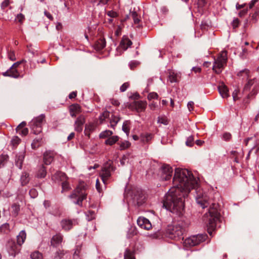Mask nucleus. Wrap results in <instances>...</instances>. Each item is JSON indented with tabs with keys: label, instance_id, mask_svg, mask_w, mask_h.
<instances>
[{
	"label": "nucleus",
	"instance_id": "13",
	"mask_svg": "<svg viewBox=\"0 0 259 259\" xmlns=\"http://www.w3.org/2000/svg\"><path fill=\"white\" fill-rule=\"evenodd\" d=\"M147 102L144 101H135L131 103L128 108L132 110H135L137 112H143L147 107Z\"/></svg>",
	"mask_w": 259,
	"mask_h": 259
},
{
	"label": "nucleus",
	"instance_id": "39",
	"mask_svg": "<svg viewBox=\"0 0 259 259\" xmlns=\"http://www.w3.org/2000/svg\"><path fill=\"white\" fill-rule=\"evenodd\" d=\"M124 259H135L133 253L129 250H126L124 254Z\"/></svg>",
	"mask_w": 259,
	"mask_h": 259
},
{
	"label": "nucleus",
	"instance_id": "16",
	"mask_svg": "<svg viewBox=\"0 0 259 259\" xmlns=\"http://www.w3.org/2000/svg\"><path fill=\"white\" fill-rule=\"evenodd\" d=\"M85 122L84 117L82 115H80L77 117L75 123H74V129L75 131L80 133L82 131L83 125Z\"/></svg>",
	"mask_w": 259,
	"mask_h": 259
},
{
	"label": "nucleus",
	"instance_id": "53",
	"mask_svg": "<svg viewBox=\"0 0 259 259\" xmlns=\"http://www.w3.org/2000/svg\"><path fill=\"white\" fill-rule=\"evenodd\" d=\"M56 176L59 177L61 179V181H65L66 179V175L62 172H57L56 173Z\"/></svg>",
	"mask_w": 259,
	"mask_h": 259
},
{
	"label": "nucleus",
	"instance_id": "1",
	"mask_svg": "<svg viewBox=\"0 0 259 259\" xmlns=\"http://www.w3.org/2000/svg\"><path fill=\"white\" fill-rule=\"evenodd\" d=\"M174 186L165 194L163 206L173 213L180 215L184 209L183 198L188 196L197 182L191 171L187 169L177 168L173 177Z\"/></svg>",
	"mask_w": 259,
	"mask_h": 259
},
{
	"label": "nucleus",
	"instance_id": "51",
	"mask_svg": "<svg viewBox=\"0 0 259 259\" xmlns=\"http://www.w3.org/2000/svg\"><path fill=\"white\" fill-rule=\"evenodd\" d=\"M24 19H25L24 16L22 14L20 13L17 15V17L16 18V20L17 21H18V22L22 23L23 22V20H24Z\"/></svg>",
	"mask_w": 259,
	"mask_h": 259
},
{
	"label": "nucleus",
	"instance_id": "37",
	"mask_svg": "<svg viewBox=\"0 0 259 259\" xmlns=\"http://www.w3.org/2000/svg\"><path fill=\"white\" fill-rule=\"evenodd\" d=\"M130 16L132 17L135 24H138L140 22V19L138 18L137 12L135 11L130 12Z\"/></svg>",
	"mask_w": 259,
	"mask_h": 259
},
{
	"label": "nucleus",
	"instance_id": "28",
	"mask_svg": "<svg viewBox=\"0 0 259 259\" xmlns=\"http://www.w3.org/2000/svg\"><path fill=\"white\" fill-rule=\"evenodd\" d=\"M168 80L171 83L178 82V74L172 71H169L168 76Z\"/></svg>",
	"mask_w": 259,
	"mask_h": 259
},
{
	"label": "nucleus",
	"instance_id": "22",
	"mask_svg": "<svg viewBox=\"0 0 259 259\" xmlns=\"http://www.w3.org/2000/svg\"><path fill=\"white\" fill-rule=\"evenodd\" d=\"M26 238V233L25 231L22 230L20 232L19 234L17 236V242L19 245H22Z\"/></svg>",
	"mask_w": 259,
	"mask_h": 259
},
{
	"label": "nucleus",
	"instance_id": "55",
	"mask_svg": "<svg viewBox=\"0 0 259 259\" xmlns=\"http://www.w3.org/2000/svg\"><path fill=\"white\" fill-rule=\"evenodd\" d=\"M157 122L165 125H166L168 123L167 120L165 118L162 117H158Z\"/></svg>",
	"mask_w": 259,
	"mask_h": 259
},
{
	"label": "nucleus",
	"instance_id": "2",
	"mask_svg": "<svg viewBox=\"0 0 259 259\" xmlns=\"http://www.w3.org/2000/svg\"><path fill=\"white\" fill-rule=\"evenodd\" d=\"M194 179L197 182V185L195 186V188H193V189H196V200L197 203L202 208L209 207L208 213L209 218L208 219L207 227L208 233L210 235H211L212 231L215 229L217 222L219 219L220 215L217 209L218 204L212 202L207 194L203 193L202 191H201L200 189L197 188L198 181L195 178Z\"/></svg>",
	"mask_w": 259,
	"mask_h": 259
},
{
	"label": "nucleus",
	"instance_id": "64",
	"mask_svg": "<svg viewBox=\"0 0 259 259\" xmlns=\"http://www.w3.org/2000/svg\"><path fill=\"white\" fill-rule=\"evenodd\" d=\"M194 103L192 101H190L188 103L187 107L189 111H191L193 110Z\"/></svg>",
	"mask_w": 259,
	"mask_h": 259
},
{
	"label": "nucleus",
	"instance_id": "38",
	"mask_svg": "<svg viewBox=\"0 0 259 259\" xmlns=\"http://www.w3.org/2000/svg\"><path fill=\"white\" fill-rule=\"evenodd\" d=\"M87 219L88 221H92L95 218V213L94 211L89 210L86 213Z\"/></svg>",
	"mask_w": 259,
	"mask_h": 259
},
{
	"label": "nucleus",
	"instance_id": "26",
	"mask_svg": "<svg viewBox=\"0 0 259 259\" xmlns=\"http://www.w3.org/2000/svg\"><path fill=\"white\" fill-rule=\"evenodd\" d=\"M47 174L46 167L42 165L38 169L36 176L38 178H44Z\"/></svg>",
	"mask_w": 259,
	"mask_h": 259
},
{
	"label": "nucleus",
	"instance_id": "19",
	"mask_svg": "<svg viewBox=\"0 0 259 259\" xmlns=\"http://www.w3.org/2000/svg\"><path fill=\"white\" fill-rule=\"evenodd\" d=\"M218 90L220 95L223 98H227L229 96V90L224 83L219 86Z\"/></svg>",
	"mask_w": 259,
	"mask_h": 259
},
{
	"label": "nucleus",
	"instance_id": "6",
	"mask_svg": "<svg viewBox=\"0 0 259 259\" xmlns=\"http://www.w3.org/2000/svg\"><path fill=\"white\" fill-rule=\"evenodd\" d=\"M45 115L41 114L32 120L30 124L31 130L34 134L37 135L41 132L42 125L45 121Z\"/></svg>",
	"mask_w": 259,
	"mask_h": 259
},
{
	"label": "nucleus",
	"instance_id": "63",
	"mask_svg": "<svg viewBox=\"0 0 259 259\" xmlns=\"http://www.w3.org/2000/svg\"><path fill=\"white\" fill-rule=\"evenodd\" d=\"M239 21L238 18L235 19L232 22V26L233 28H235L238 26Z\"/></svg>",
	"mask_w": 259,
	"mask_h": 259
},
{
	"label": "nucleus",
	"instance_id": "11",
	"mask_svg": "<svg viewBox=\"0 0 259 259\" xmlns=\"http://www.w3.org/2000/svg\"><path fill=\"white\" fill-rule=\"evenodd\" d=\"M133 200L135 204L140 206L145 202L146 196L144 192L141 189H137L134 192Z\"/></svg>",
	"mask_w": 259,
	"mask_h": 259
},
{
	"label": "nucleus",
	"instance_id": "35",
	"mask_svg": "<svg viewBox=\"0 0 259 259\" xmlns=\"http://www.w3.org/2000/svg\"><path fill=\"white\" fill-rule=\"evenodd\" d=\"M113 134V132L110 130H105L101 132L99 135L100 138H106L107 137H110Z\"/></svg>",
	"mask_w": 259,
	"mask_h": 259
},
{
	"label": "nucleus",
	"instance_id": "54",
	"mask_svg": "<svg viewBox=\"0 0 259 259\" xmlns=\"http://www.w3.org/2000/svg\"><path fill=\"white\" fill-rule=\"evenodd\" d=\"M231 138V135L229 133H225L222 136V139L225 141H229Z\"/></svg>",
	"mask_w": 259,
	"mask_h": 259
},
{
	"label": "nucleus",
	"instance_id": "52",
	"mask_svg": "<svg viewBox=\"0 0 259 259\" xmlns=\"http://www.w3.org/2000/svg\"><path fill=\"white\" fill-rule=\"evenodd\" d=\"M139 64V62L137 61H132L130 62L129 66L131 69H134Z\"/></svg>",
	"mask_w": 259,
	"mask_h": 259
},
{
	"label": "nucleus",
	"instance_id": "25",
	"mask_svg": "<svg viewBox=\"0 0 259 259\" xmlns=\"http://www.w3.org/2000/svg\"><path fill=\"white\" fill-rule=\"evenodd\" d=\"M29 174L26 172L22 173L20 178L21 185L25 186L27 185L29 183Z\"/></svg>",
	"mask_w": 259,
	"mask_h": 259
},
{
	"label": "nucleus",
	"instance_id": "7",
	"mask_svg": "<svg viewBox=\"0 0 259 259\" xmlns=\"http://www.w3.org/2000/svg\"><path fill=\"white\" fill-rule=\"evenodd\" d=\"M172 172V168L169 165L167 164H162L159 171L160 181L161 182L170 181Z\"/></svg>",
	"mask_w": 259,
	"mask_h": 259
},
{
	"label": "nucleus",
	"instance_id": "42",
	"mask_svg": "<svg viewBox=\"0 0 259 259\" xmlns=\"http://www.w3.org/2000/svg\"><path fill=\"white\" fill-rule=\"evenodd\" d=\"M136 234L137 232L136 229L135 228H131L127 232V237L131 238Z\"/></svg>",
	"mask_w": 259,
	"mask_h": 259
},
{
	"label": "nucleus",
	"instance_id": "17",
	"mask_svg": "<svg viewBox=\"0 0 259 259\" xmlns=\"http://www.w3.org/2000/svg\"><path fill=\"white\" fill-rule=\"evenodd\" d=\"M258 84V82L256 78H253L252 79H250L248 80L247 83L245 85L244 87V91H247L251 89L252 88L253 90H254L255 88L257 86Z\"/></svg>",
	"mask_w": 259,
	"mask_h": 259
},
{
	"label": "nucleus",
	"instance_id": "45",
	"mask_svg": "<svg viewBox=\"0 0 259 259\" xmlns=\"http://www.w3.org/2000/svg\"><path fill=\"white\" fill-rule=\"evenodd\" d=\"M158 97V95L156 93L151 92L148 94L147 98L148 100H151L152 99H157Z\"/></svg>",
	"mask_w": 259,
	"mask_h": 259
},
{
	"label": "nucleus",
	"instance_id": "23",
	"mask_svg": "<svg viewBox=\"0 0 259 259\" xmlns=\"http://www.w3.org/2000/svg\"><path fill=\"white\" fill-rule=\"evenodd\" d=\"M72 225V221L69 220H65L61 222L62 227L65 230H69L71 229Z\"/></svg>",
	"mask_w": 259,
	"mask_h": 259
},
{
	"label": "nucleus",
	"instance_id": "40",
	"mask_svg": "<svg viewBox=\"0 0 259 259\" xmlns=\"http://www.w3.org/2000/svg\"><path fill=\"white\" fill-rule=\"evenodd\" d=\"M129 121H125L122 125V131L125 132L127 135L130 132V127H129Z\"/></svg>",
	"mask_w": 259,
	"mask_h": 259
},
{
	"label": "nucleus",
	"instance_id": "27",
	"mask_svg": "<svg viewBox=\"0 0 259 259\" xmlns=\"http://www.w3.org/2000/svg\"><path fill=\"white\" fill-rule=\"evenodd\" d=\"M95 129V126L93 123H89L88 124H86L85 126L84 129V134L88 137H90V134L92 132H93Z\"/></svg>",
	"mask_w": 259,
	"mask_h": 259
},
{
	"label": "nucleus",
	"instance_id": "20",
	"mask_svg": "<svg viewBox=\"0 0 259 259\" xmlns=\"http://www.w3.org/2000/svg\"><path fill=\"white\" fill-rule=\"evenodd\" d=\"M132 44V42L128 38L126 37L125 36L123 37V39L120 44V48L125 51L128 47H130Z\"/></svg>",
	"mask_w": 259,
	"mask_h": 259
},
{
	"label": "nucleus",
	"instance_id": "57",
	"mask_svg": "<svg viewBox=\"0 0 259 259\" xmlns=\"http://www.w3.org/2000/svg\"><path fill=\"white\" fill-rule=\"evenodd\" d=\"M29 194L32 198H35L37 196V192L34 189H32L29 191Z\"/></svg>",
	"mask_w": 259,
	"mask_h": 259
},
{
	"label": "nucleus",
	"instance_id": "12",
	"mask_svg": "<svg viewBox=\"0 0 259 259\" xmlns=\"http://www.w3.org/2000/svg\"><path fill=\"white\" fill-rule=\"evenodd\" d=\"M21 245L13 240H9L7 243V250L10 255L15 257L21 250Z\"/></svg>",
	"mask_w": 259,
	"mask_h": 259
},
{
	"label": "nucleus",
	"instance_id": "15",
	"mask_svg": "<svg viewBox=\"0 0 259 259\" xmlns=\"http://www.w3.org/2000/svg\"><path fill=\"white\" fill-rule=\"evenodd\" d=\"M56 155L54 151L48 150L44 153V162L46 165L50 164L54 160Z\"/></svg>",
	"mask_w": 259,
	"mask_h": 259
},
{
	"label": "nucleus",
	"instance_id": "5",
	"mask_svg": "<svg viewBox=\"0 0 259 259\" xmlns=\"http://www.w3.org/2000/svg\"><path fill=\"white\" fill-rule=\"evenodd\" d=\"M227 51H222L217 58L214 59L213 70L217 74L221 73L227 64Z\"/></svg>",
	"mask_w": 259,
	"mask_h": 259
},
{
	"label": "nucleus",
	"instance_id": "32",
	"mask_svg": "<svg viewBox=\"0 0 259 259\" xmlns=\"http://www.w3.org/2000/svg\"><path fill=\"white\" fill-rule=\"evenodd\" d=\"M10 231V225L5 223L0 227V232L2 233H8Z\"/></svg>",
	"mask_w": 259,
	"mask_h": 259
},
{
	"label": "nucleus",
	"instance_id": "33",
	"mask_svg": "<svg viewBox=\"0 0 259 259\" xmlns=\"http://www.w3.org/2000/svg\"><path fill=\"white\" fill-rule=\"evenodd\" d=\"M31 259H43V255L38 251H35L30 254Z\"/></svg>",
	"mask_w": 259,
	"mask_h": 259
},
{
	"label": "nucleus",
	"instance_id": "61",
	"mask_svg": "<svg viewBox=\"0 0 259 259\" xmlns=\"http://www.w3.org/2000/svg\"><path fill=\"white\" fill-rule=\"evenodd\" d=\"M10 4V1L9 0H6L4 2H3L1 4V8L3 9H5L6 7H7Z\"/></svg>",
	"mask_w": 259,
	"mask_h": 259
},
{
	"label": "nucleus",
	"instance_id": "48",
	"mask_svg": "<svg viewBox=\"0 0 259 259\" xmlns=\"http://www.w3.org/2000/svg\"><path fill=\"white\" fill-rule=\"evenodd\" d=\"M41 138L34 139L31 144V146H32V148H35L36 147H38L39 146V143L41 142Z\"/></svg>",
	"mask_w": 259,
	"mask_h": 259
},
{
	"label": "nucleus",
	"instance_id": "3",
	"mask_svg": "<svg viewBox=\"0 0 259 259\" xmlns=\"http://www.w3.org/2000/svg\"><path fill=\"white\" fill-rule=\"evenodd\" d=\"M186 226L182 222H179L175 225H168L166 229L167 236L171 239L181 238L185 231Z\"/></svg>",
	"mask_w": 259,
	"mask_h": 259
},
{
	"label": "nucleus",
	"instance_id": "9",
	"mask_svg": "<svg viewBox=\"0 0 259 259\" xmlns=\"http://www.w3.org/2000/svg\"><path fill=\"white\" fill-rule=\"evenodd\" d=\"M114 170L115 168L110 162L106 163L103 166L100 175L102 182L105 185L107 184V180L111 176V172Z\"/></svg>",
	"mask_w": 259,
	"mask_h": 259
},
{
	"label": "nucleus",
	"instance_id": "60",
	"mask_svg": "<svg viewBox=\"0 0 259 259\" xmlns=\"http://www.w3.org/2000/svg\"><path fill=\"white\" fill-rule=\"evenodd\" d=\"M26 125V122L25 121H22L16 127V131L20 130L22 129L23 128H24V127Z\"/></svg>",
	"mask_w": 259,
	"mask_h": 259
},
{
	"label": "nucleus",
	"instance_id": "36",
	"mask_svg": "<svg viewBox=\"0 0 259 259\" xmlns=\"http://www.w3.org/2000/svg\"><path fill=\"white\" fill-rule=\"evenodd\" d=\"M12 212L13 215H17L20 210V205L16 203H15L12 206Z\"/></svg>",
	"mask_w": 259,
	"mask_h": 259
},
{
	"label": "nucleus",
	"instance_id": "44",
	"mask_svg": "<svg viewBox=\"0 0 259 259\" xmlns=\"http://www.w3.org/2000/svg\"><path fill=\"white\" fill-rule=\"evenodd\" d=\"M194 144V138L192 136L189 137L186 142L187 146L192 147Z\"/></svg>",
	"mask_w": 259,
	"mask_h": 259
},
{
	"label": "nucleus",
	"instance_id": "31",
	"mask_svg": "<svg viewBox=\"0 0 259 259\" xmlns=\"http://www.w3.org/2000/svg\"><path fill=\"white\" fill-rule=\"evenodd\" d=\"M119 139L117 136H113L108 138L106 141L105 144L107 145H112L115 144Z\"/></svg>",
	"mask_w": 259,
	"mask_h": 259
},
{
	"label": "nucleus",
	"instance_id": "24",
	"mask_svg": "<svg viewBox=\"0 0 259 259\" xmlns=\"http://www.w3.org/2000/svg\"><path fill=\"white\" fill-rule=\"evenodd\" d=\"M106 46V41L104 38H101L95 44L96 49L98 50L103 49Z\"/></svg>",
	"mask_w": 259,
	"mask_h": 259
},
{
	"label": "nucleus",
	"instance_id": "8",
	"mask_svg": "<svg viewBox=\"0 0 259 259\" xmlns=\"http://www.w3.org/2000/svg\"><path fill=\"white\" fill-rule=\"evenodd\" d=\"M206 237L207 236L205 234H198L186 238L184 241V244L187 247L194 246L205 241Z\"/></svg>",
	"mask_w": 259,
	"mask_h": 259
},
{
	"label": "nucleus",
	"instance_id": "56",
	"mask_svg": "<svg viewBox=\"0 0 259 259\" xmlns=\"http://www.w3.org/2000/svg\"><path fill=\"white\" fill-rule=\"evenodd\" d=\"M210 27L205 23H202L201 25V29L203 31H208Z\"/></svg>",
	"mask_w": 259,
	"mask_h": 259
},
{
	"label": "nucleus",
	"instance_id": "49",
	"mask_svg": "<svg viewBox=\"0 0 259 259\" xmlns=\"http://www.w3.org/2000/svg\"><path fill=\"white\" fill-rule=\"evenodd\" d=\"M16 132L21 136H26L28 133V129L27 128H23L22 129Z\"/></svg>",
	"mask_w": 259,
	"mask_h": 259
},
{
	"label": "nucleus",
	"instance_id": "58",
	"mask_svg": "<svg viewBox=\"0 0 259 259\" xmlns=\"http://www.w3.org/2000/svg\"><path fill=\"white\" fill-rule=\"evenodd\" d=\"M129 83L128 82L124 83L120 88V90L121 92H123L128 88Z\"/></svg>",
	"mask_w": 259,
	"mask_h": 259
},
{
	"label": "nucleus",
	"instance_id": "50",
	"mask_svg": "<svg viewBox=\"0 0 259 259\" xmlns=\"http://www.w3.org/2000/svg\"><path fill=\"white\" fill-rule=\"evenodd\" d=\"M64 250H59L56 253L55 258L61 259L65 254Z\"/></svg>",
	"mask_w": 259,
	"mask_h": 259
},
{
	"label": "nucleus",
	"instance_id": "30",
	"mask_svg": "<svg viewBox=\"0 0 259 259\" xmlns=\"http://www.w3.org/2000/svg\"><path fill=\"white\" fill-rule=\"evenodd\" d=\"M24 157V156L23 154H20L16 156L15 164L19 169H21L22 167Z\"/></svg>",
	"mask_w": 259,
	"mask_h": 259
},
{
	"label": "nucleus",
	"instance_id": "10",
	"mask_svg": "<svg viewBox=\"0 0 259 259\" xmlns=\"http://www.w3.org/2000/svg\"><path fill=\"white\" fill-rule=\"evenodd\" d=\"M107 118L110 120V126L114 128L120 120V118L113 114H111L109 111H105L100 116V123H102L103 121Z\"/></svg>",
	"mask_w": 259,
	"mask_h": 259
},
{
	"label": "nucleus",
	"instance_id": "18",
	"mask_svg": "<svg viewBox=\"0 0 259 259\" xmlns=\"http://www.w3.org/2000/svg\"><path fill=\"white\" fill-rule=\"evenodd\" d=\"M5 76H11L14 78H17L19 76V74L16 68L11 66V67L7 71L3 73Z\"/></svg>",
	"mask_w": 259,
	"mask_h": 259
},
{
	"label": "nucleus",
	"instance_id": "41",
	"mask_svg": "<svg viewBox=\"0 0 259 259\" xmlns=\"http://www.w3.org/2000/svg\"><path fill=\"white\" fill-rule=\"evenodd\" d=\"M131 145V144L128 141H124L120 144L119 149L120 150H124L127 148H128Z\"/></svg>",
	"mask_w": 259,
	"mask_h": 259
},
{
	"label": "nucleus",
	"instance_id": "59",
	"mask_svg": "<svg viewBox=\"0 0 259 259\" xmlns=\"http://www.w3.org/2000/svg\"><path fill=\"white\" fill-rule=\"evenodd\" d=\"M20 141V139L18 137H14L11 140L12 144L13 145H17Z\"/></svg>",
	"mask_w": 259,
	"mask_h": 259
},
{
	"label": "nucleus",
	"instance_id": "14",
	"mask_svg": "<svg viewBox=\"0 0 259 259\" xmlns=\"http://www.w3.org/2000/svg\"><path fill=\"white\" fill-rule=\"evenodd\" d=\"M137 224L142 229L147 230L150 229L152 227V225L150 221L144 217H139L138 219Z\"/></svg>",
	"mask_w": 259,
	"mask_h": 259
},
{
	"label": "nucleus",
	"instance_id": "21",
	"mask_svg": "<svg viewBox=\"0 0 259 259\" xmlns=\"http://www.w3.org/2000/svg\"><path fill=\"white\" fill-rule=\"evenodd\" d=\"M63 240V237L60 234H57L54 236L51 240V245L54 246H57L60 244Z\"/></svg>",
	"mask_w": 259,
	"mask_h": 259
},
{
	"label": "nucleus",
	"instance_id": "4",
	"mask_svg": "<svg viewBox=\"0 0 259 259\" xmlns=\"http://www.w3.org/2000/svg\"><path fill=\"white\" fill-rule=\"evenodd\" d=\"M86 185L84 183H80L70 195V198L75 199L73 202L75 204L82 206L83 200L87 198Z\"/></svg>",
	"mask_w": 259,
	"mask_h": 259
},
{
	"label": "nucleus",
	"instance_id": "29",
	"mask_svg": "<svg viewBox=\"0 0 259 259\" xmlns=\"http://www.w3.org/2000/svg\"><path fill=\"white\" fill-rule=\"evenodd\" d=\"M152 139V135L149 133L142 134L140 136V140L143 143H148Z\"/></svg>",
	"mask_w": 259,
	"mask_h": 259
},
{
	"label": "nucleus",
	"instance_id": "43",
	"mask_svg": "<svg viewBox=\"0 0 259 259\" xmlns=\"http://www.w3.org/2000/svg\"><path fill=\"white\" fill-rule=\"evenodd\" d=\"M256 141V145H254L252 148L249 151L248 153V155L246 157V159H248L249 158V156H250V153L251 152L252 150L254 149H255V151L257 152L258 149H259V140H255Z\"/></svg>",
	"mask_w": 259,
	"mask_h": 259
},
{
	"label": "nucleus",
	"instance_id": "47",
	"mask_svg": "<svg viewBox=\"0 0 259 259\" xmlns=\"http://www.w3.org/2000/svg\"><path fill=\"white\" fill-rule=\"evenodd\" d=\"M8 157L6 156H0V167L4 166L7 161Z\"/></svg>",
	"mask_w": 259,
	"mask_h": 259
},
{
	"label": "nucleus",
	"instance_id": "62",
	"mask_svg": "<svg viewBox=\"0 0 259 259\" xmlns=\"http://www.w3.org/2000/svg\"><path fill=\"white\" fill-rule=\"evenodd\" d=\"M8 57L12 61H14L16 59L14 52H11L9 53Z\"/></svg>",
	"mask_w": 259,
	"mask_h": 259
},
{
	"label": "nucleus",
	"instance_id": "46",
	"mask_svg": "<svg viewBox=\"0 0 259 259\" xmlns=\"http://www.w3.org/2000/svg\"><path fill=\"white\" fill-rule=\"evenodd\" d=\"M62 192L68 191L70 189V187L69 186L68 183L65 181H64L62 183Z\"/></svg>",
	"mask_w": 259,
	"mask_h": 259
},
{
	"label": "nucleus",
	"instance_id": "34",
	"mask_svg": "<svg viewBox=\"0 0 259 259\" xmlns=\"http://www.w3.org/2000/svg\"><path fill=\"white\" fill-rule=\"evenodd\" d=\"M69 111L79 113L81 112L80 106L77 104H73L70 106Z\"/></svg>",
	"mask_w": 259,
	"mask_h": 259
}]
</instances>
